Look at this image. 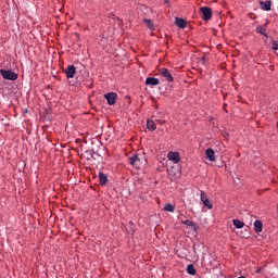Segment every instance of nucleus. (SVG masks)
Instances as JSON below:
<instances>
[{
    "instance_id": "nucleus-1",
    "label": "nucleus",
    "mask_w": 278,
    "mask_h": 278,
    "mask_svg": "<svg viewBox=\"0 0 278 278\" xmlns=\"http://www.w3.org/2000/svg\"><path fill=\"white\" fill-rule=\"evenodd\" d=\"M0 75L3 79H8L9 81H16V79H18V74L14 73L12 70H0Z\"/></svg>"
},
{
    "instance_id": "nucleus-2",
    "label": "nucleus",
    "mask_w": 278,
    "mask_h": 278,
    "mask_svg": "<svg viewBox=\"0 0 278 278\" xmlns=\"http://www.w3.org/2000/svg\"><path fill=\"white\" fill-rule=\"evenodd\" d=\"M203 21H212V8L202 7L200 8Z\"/></svg>"
},
{
    "instance_id": "nucleus-3",
    "label": "nucleus",
    "mask_w": 278,
    "mask_h": 278,
    "mask_svg": "<svg viewBox=\"0 0 278 278\" xmlns=\"http://www.w3.org/2000/svg\"><path fill=\"white\" fill-rule=\"evenodd\" d=\"M168 160H170V162H174V164H179V162H181V156H179V152H168L167 154Z\"/></svg>"
},
{
    "instance_id": "nucleus-4",
    "label": "nucleus",
    "mask_w": 278,
    "mask_h": 278,
    "mask_svg": "<svg viewBox=\"0 0 278 278\" xmlns=\"http://www.w3.org/2000/svg\"><path fill=\"white\" fill-rule=\"evenodd\" d=\"M159 73L169 83H173L175 80L173 78V75H170V72H168V68L162 67L161 70H159Z\"/></svg>"
},
{
    "instance_id": "nucleus-5",
    "label": "nucleus",
    "mask_w": 278,
    "mask_h": 278,
    "mask_svg": "<svg viewBox=\"0 0 278 278\" xmlns=\"http://www.w3.org/2000/svg\"><path fill=\"white\" fill-rule=\"evenodd\" d=\"M104 97H105L109 105H114L116 103V99H118V96L114 92H109Z\"/></svg>"
},
{
    "instance_id": "nucleus-6",
    "label": "nucleus",
    "mask_w": 278,
    "mask_h": 278,
    "mask_svg": "<svg viewBox=\"0 0 278 278\" xmlns=\"http://www.w3.org/2000/svg\"><path fill=\"white\" fill-rule=\"evenodd\" d=\"M128 160H129V164H131L134 168H140V156H138V154H134Z\"/></svg>"
},
{
    "instance_id": "nucleus-7",
    "label": "nucleus",
    "mask_w": 278,
    "mask_h": 278,
    "mask_svg": "<svg viewBox=\"0 0 278 278\" xmlns=\"http://www.w3.org/2000/svg\"><path fill=\"white\" fill-rule=\"evenodd\" d=\"M75 65H68L67 68L65 70V75L67 79H73L75 77Z\"/></svg>"
},
{
    "instance_id": "nucleus-8",
    "label": "nucleus",
    "mask_w": 278,
    "mask_h": 278,
    "mask_svg": "<svg viewBox=\"0 0 278 278\" xmlns=\"http://www.w3.org/2000/svg\"><path fill=\"white\" fill-rule=\"evenodd\" d=\"M205 155L210 162H215L216 161V152H214V149L208 148L205 151Z\"/></svg>"
},
{
    "instance_id": "nucleus-9",
    "label": "nucleus",
    "mask_w": 278,
    "mask_h": 278,
    "mask_svg": "<svg viewBox=\"0 0 278 278\" xmlns=\"http://www.w3.org/2000/svg\"><path fill=\"white\" fill-rule=\"evenodd\" d=\"M175 25H177V27H179L180 29H186L188 22H186V20L181 17H176Z\"/></svg>"
},
{
    "instance_id": "nucleus-10",
    "label": "nucleus",
    "mask_w": 278,
    "mask_h": 278,
    "mask_svg": "<svg viewBox=\"0 0 278 278\" xmlns=\"http://www.w3.org/2000/svg\"><path fill=\"white\" fill-rule=\"evenodd\" d=\"M146 86H160V79L155 77H148L146 79Z\"/></svg>"
},
{
    "instance_id": "nucleus-11",
    "label": "nucleus",
    "mask_w": 278,
    "mask_h": 278,
    "mask_svg": "<svg viewBox=\"0 0 278 278\" xmlns=\"http://www.w3.org/2000/svg\"><path fill=\"white\" fill-rule=\"evenodd\" d=\"M98 179H99L100 186H106V184H108V175H105L103 172L99 173Z\"/></svg>"
},
{
    "instance_id": "nucleus-12",
    "label": "nucleus",
    "mask_w": 278,
    "mask_h": 278,
    "mask_svg": "<svg viewBox=\"0 0 278 278\" xmlns=\"http://www.w3.org/2000/svg\"><path fill=\"white\" fill-rule=\"evenodd\" d=\"M181 224L187 225V227H193V231H198L199 229V226L193 220L190 219L181 220Z\"/></svg>"
},
{
    "instance_id": "nucleus-13",
    "label": "nucleus",
    "mask_w": 278,
    "mask_h": 278,
    "mask_svg": "<svg viewBox=\"0 0 278 278\" xmlns=\"http://www.w3.org/2000/svg\"><path fill=\"white\" fill-rule=\"evenodd\" d=\"M264 227V224H262V220L257 219L254 222V231L255 233H262V229Z\"/></svg>"
},
{
    "instance_id": "nucleus-14",
    "label": "nucleus",
    "mask_w": 278,
    "mask_h": 278,
    "mask_svg": "<svg viewBox=\"0 0 278 278\" xmlns=\"http://www.w3.org/2000/svg\"><path fill=\"white\" fill-rule=\"evenodd\" d=\"M261 10H264L265 12H270V1H261L260 2Z\"/></svg>"
},
{
    "instance_id": "nucleus-15",
    "label": "nucleus",
    "mask_w": 278,
    "mask_h": 278,
    "mask_svg": "<svg viewBox=\"0 0 278 278\" xmlns=\"http://www.w3.org/2000/svg\"><path fill=\"white\" fill-rule=\"evenodd\" d=\"M147 128L150 131H155V129H157V126L155 125V122H153L152 119H148L147 121Z\"/></svg>"
},
{
    "instance_id": "nucleus-16",
    "label": "nucleus",
    "mask_w": 278,
    "mask_h": 278,
    "mask_svg": "<svg viewBox=\"0 0 278 278\" xmlns=\"http://www.w3.org/2000/svg\"><path fill=\"white\" fill-rule=\"evenodd\" d=\"M256 33L261 34L262 36H264L265 38H268V34L266 33V28H264V26L258 25L256 27Z\"/></svg>"
},
{
    "instance_id": "nucleus-17",
    "label": "nucleus",
    "mask_w": 278,
    "mask_h": 278,
    "mask_svg": "<svg viewBox=\"0 0 278 278\" xmlns=\"http://www.w3.org/2000/svg\"><path fill=\"white\" fill-rule=\"evenodd\" d=\"M109 18H113V21H118V25H123V20H121V17H117L116 14L114 12L109 13Z\"/></svg>"
},
{
    "instance_id": "nucleus-18",
    "label": "nucleus",
    "mask_w": 278,
    "mask_h": 278,
    "mask_svg": "<svg viewBox=\"0 0 278 278\" xmlns=\"http://www.w3.org/2000/svg\"><path fill=\"white\" fill-rule=\"evenodd\" d=\"M232 225H235L237 229H242V227H244V223L241 222L240 219H233Z\"/></svg>"
},
{
    "instance_id": "nucleus-19",
    "label": "nucleus",
    "mask_w": 278,
    "mask_h": 278,
    "mask_svg": "<svg viewBox=\"0 0 278 278\" xmlns=\"http://www.w3.org/2000/svg\"><path fill=\"white\" fill-rule=\"evenodd\" d=\"M187 273L189 275H197V269L194 268L193 264H190V265L187 266Z\"/></svg>"
},
{
    "instance_id": "nucleus-20",
    "label": "nucleus",
    "mask_w": 278,
    "mask_h": 278,
    "mask_svg": "<svg viewBox=\"0 0 278 278\" xmlns=\"http://www.w3.org/2000/svg\"><path fill=\"white\" fill-rule=\"evenodd\" d=\"M164 212H175V205L167 203L163 207Z\"/></svg>"
},
{
    "instance_id": "nucleus-21",
    "label": "nucleus",
    "mask_w": 278,
    "mask_h": 278,
    "mask_svg": "<svg viewBox=\"0 0 278 278\" xmlns=\"http://www.w3.org/2000/svg\"><path fill=\"white\" fill-rule=\"evenodd\" d=\"M203 205H204V207H207V210H212V207H214V204L212 203V201H210V199L205 200L203 202Z\"/></svg>"
},
{
    "instance_id": "nucleus-22",
    "label": "nucleus",
    "mask_w": 278,
    "mask_h": 278,
    "mask_svg": "<svg viewBox=\"0 0 278 278\" xmlns=\"http://www.w3.org/2000/svg\"><path fill=\"white\" fill-rule=\"evenodd\" d=\"M167 175H168V177H170V179H174V177H175V168L174 167H172V168H169V169H167Z\"/></svg>"
},
{
    "instance_id": "nucleus-23",
    "label": "nucleus",
    "mask_w": 278,
    "mask_h": 278,
    "mask_svg": "<svg viewBox=\"0 0 278 278\" xmlns=\"http://www.w3.org/2000/svg\"><path fill=\"white\" fill-rule=\"evenodd\" d=\"M200 199H201L202 203L208 200V199H207V194H205L204 191H201Z\"/></svg>"
},
{
    "instance_id": "nucleus-24",
    "label": "nucleus",
    "mask_w": 278,
    "mask_h": 278,
    "mask_svg": "<svg viewBox=\"0 0 278 278\" xmlns=\"http://www.w3.org/2000/svg\"><path fill=\"white\" fill-rule=\"evenodd\" d=\"M143 23H147L148 27L150 29H153V21H151V20H143Z\"/></svg>"
},
{
    "instance_id": "nucleus-25",
    "label": "nucleus",
    "mask_w": 278,
    "mask_h": 278,
    "mask_svg": "<svg viewBox=\"0 0 278 278\" xmlns=\"http://www.w3.org/2000/svg\"><path fill=\"white\" fill-rule=\"evenodd\" d=\"M273 50L278 51V41L277 40H273Z\"/></svg>"
},
{
    "instance_id": "nucleus-26",
    "label": "nucleus",
    "mask_w": 278,
    "mask_h": 278,
    "mask_svg": "<svg viewBox=\"0 0 278 278\" xmlns=\"http://www.w3.org/2000/svg\"><path fill=\"white\" fill-rule=\"evenodd\" d=\"M264 268H266V265L264 267L256 268V274L260 275V273H262V270H264Z\"/></svg>"
},
{
    "instance_id": "nucleus-27",
    "label": "nucleus",
    "mask_w": 278,
    "mask_h": 278,
    "mask_svg": "<svg viewBox=\"0 0 278 278\" xmlns=\"http://www.w3.org/2000/svg\"><path fill=\"white\" fill-rule=\"evenodd\" d=\"M224 110H225V112H228L227 111V104H224Z\"/></svg>"
},
{
    "instance_id": "nucleus-28",
    "label": "nucleus",
    "mask_w": 278,
    "mask_h": 278,
    "mask_svg": "<svg viewBox=\"0 0 278 278\" xmlns=\"http://www.w3.org/2000/svg\"><path fill=\"white\" fill-rule=\"evenodd\" d=\"M164 3H169V0H164Z\"/></svg>"
}]
</instances>
